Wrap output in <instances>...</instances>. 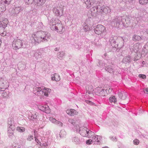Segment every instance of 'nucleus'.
Returning a JSON list of instances; mask_svg holds the SVG:
<instances>
[{"label":"nucleus","instance_id":"f257e3e1","mask_svg":"<svg viewBox=\"0 0 148 148\" xmlns=\"http://www.w3.org/2000/svg\"><path fill=\"white\" fill-rule=\"evenodd\" d=\"M50 36L49 33L42 31L37 32L36 34H33L31 38L32 43L34 45L38 44L41 41L45 42L48 40Z\"/></svg>","mask_w":148,"mask_h":148},{"label":"nucleus","instance_id":"f03ea898","mask_svg":"<svg viewBox=\"0 0 148 148\" xmlns=\"http://www.w3.org/2000/svg\"><path fill=\"white\" fill-rule=\"evenodd\" d=\"M51 28L52 30H55L60 34L63 33L64 29L63 26L61 22L58 19L54 20V19L52 20V21L50 23Z\"/></svg>","mask_w":148,"mask_h":148},{"label":"nucleus","instance_id":"7ed1b4c3","mask_svg":"<svg viewBox=\"0 0 148 148\" xmlns=\"http://www.w3.org/2000/svg\"><path fill=\"white\" fill-rule=\"evenodd\" d=\"M27 43L26 41L19 39L17 37L13 40L12 45L13 49L16 50L21 48H25L27 47Z\"/></svg>","mask_w":148,"mask_h":148},{"label":"nucleus","instance_id":"20e7f679","mask_svg":"<svg viewBox=\"0 0 148 148\" xmlns=\"http://www.w3.org/2000/svg\"><path fill=\"white\" fill-rule=\"evenodd\" d=\"M77 131L83 137L88 138L91 137L94 135V133L90 130L85 127H81L79 129H77Z\"/></svg>","mask_w":148,"mask_h":148},{"label":"nucleus","instance_id":"39448f33","mask_svg":"<svg viewBox=\"0 0 148 148\" xmlns=\"http://www.w3.org/2000/svg\"><path fill=\"white\" fill-rule=\"evenodd\" d=\"M8 135L9 137L12 136L13 135L14 131L15 129V123L12 117L8 119Z\"/></svg>","mask_w":148,"mask_h":148},{"label":"nucleus","instance_id":"423d86ee","mask_svg":"<svg viewBox=\"0 0 148 148\" xmlns=\"http://www.w3.org/2000/svg\"><path fill=\"white\" fill-rule=\"evenodd\" d=\"M98 13H99V14L101 16L108 14L111 11V9L109 7L105 6L100 7Z\"/></svg>","mask_w":148,"mask_h":148},{"label":"nucleus","instance_id":"0eeeda50","mask_svg":"<svg viewBox=\"0 0 148 148\" xmlns=\"http://www.w3.org/2000/svg\"><path fill=\"white\" fill-rule=\"evenodd\" d=\"M105 30L104 26L101 25H98L95 28L94 32L96 34L99 35L104 32Z\"/></svg>","mask_w":148,"mask_h":148},{"label":"nucleus","instance_id":"6e6552de","mask_svg":"<svg viewBox=\"0 0 148 148\" xmlns=\"http://www.w3.org/2000/svg\"><path fill=\"white\" fill-rule=\"evenodd\" d=\"M95 92L96 95L100 96H105L107 93V90L99 87L95 89Z\"/></svg>","mask_w":148,"mask_h":148},{"label":"nucleus","instance_id":"1a4fd4ad","mask_svg":"<svg viewBox=\"0 0 148 148\" xmlns=\"http://www.w3.org/2000/svg\"><path fill=\"white\" fill-rule=\"evenodd\" d=\"M121 22H122L121 17H116L112 20L111 23L112 25L115 27H119L121 25Z\"/></svg>","mask_w":148,"mask_h":148},{"label":"nucleus","instance_id":"9d476101","mask_svg":"<svg viewBox=\"0 0 148 148\" xmlns=\"http://www.w3.org/2000/svg\"><path fill=\"white\" fill-rule=\"evenodd\" d=\"M34 93L38 96L43 95V87H36L34 88Z\"/></svg>","mask_w":148,"mask_h":148},{"label":"nucleus","instance_id":"9b49d317","mask_svg":"<svg viewBox=\"0 0 148 148\" xmlns=\"http://www.w3.org/2000/svg\"><path fill=\"white\" fill-rule=\"evenodd\" d=\"M105 70L110 73H112L114 75H117L119 73L114 69V66L113 64L106 67Z\"/></svg>","mask_w":148,"mask_h":148},{"label":"nucleus","instance_id":"f8f14e48","mask_svg":"<svg viewBox=\"0 0 148 148\" xmlns=\"http://www.w3.org/2000/svg\"><path fill=\"white\" fill-rule=\"evenodd\" d=\"M99 8L98 6L93 7L90 9L88 13L91 15L92 16L95 17L97 14H99L98 13Z\"/></svg>","mask_w":148,"mask_h":148},{"label":"nucleus","instance_id":"ddd939ff","mask_svg":"<svg viewBox=\"0 0 148 148\" xmlns=\"http://www.w3.org/2000/svg\"><path fill=\"white\" fill-rule=\"evenodd\" d=\"M122 23L125 27H127L129 25L130 23V18L127 16H122Z\"/></svg>","mask_w":148,"mask_h":148},{"label":"nucleus","instance_id":"4468645a","mask_svg":"<svg viewBox=\"0 0 148 148\" xmlns=\"http://www.w3.org/2000/svg\"><path fill=\"white\" fill-rule=\"evenodd\" d=\"M63 9L60 7L57 8L54 7L53 8V12L55 14L56 16H60L62 15V10Z\"/></svg>","mask_w":148,"mask_h":148},{"label":"nucleus","instance_id":"2eb2a0df","mask_svg":"<svg viewBox=\"0 0 148 148\" xmlns=\"http://www.w3.org/2000/svg\"><path fill=\"white\" fill-rule=\"evenodd\" d=\"M8 85L6 81L2 78L0 79V92L4 91L1 89H5L8 87Z\"/></svg>","mask_w":148,"mask_h":148},{"label":"nucleus","instance_id":"dca6fc26","mask_svg":"<svg viewBox=\"0 0 148 148\" xmlns=\"http://www.w3.org/2000/svg\"><path fill=\"white\" fill-rule=\"evenodd\" d=\"M49 120L52 122L59 126L62 127V123L60 121L57 120L55 118H53L52 117L49 118Z\"/></svg>","mask_w":148,"mask_h":148},{"label":"nucleus","instance_id":"f3484780","mask_svg":"<svg viewBox=\"0 0 148 148\" xmlns=\"http://www.w3.org/2000/svg\"><path fill=\"white\" fill-rule=\"evenodd\" d=\"M119 98L123 100L126 99L127 97V94L124 92H119L118 93Z\"/></svg>","mask_w":148,"mask_h":148},{"label":"nucleus","instance_id":"a211bd4d","mask_svg":"<svg viewBox=\"0 0 148 148\" xmlns=\"http://www.w3.org/2000/svg\"><path fill=\"white\" fill-rule=\"evenodd\" d=\"M31 115H30L29 114L28 116V118L29 119L31 120L34 121V119H37L38 116V113L37 112H33L32 113L31 112Z\"/></svg>","mask_w":148,"mask_h":148},{"label":"nucleus","instance_id":"6ab92c4d","mask_svg":"<svg viewBox=\"0 0 148 148\" xmlns=\"http://www.w3.org/2000/svg\"><path fill=\"white\" fill-rule=\"evenodd\" d=\"M66 112L67 114L71 116L77 115L78 113V112L74 109L68 110Z\"/></svg>","mask_w":148,"mask_h":148},{"label":"nucleus","instance_id":"aec40b11","mask_svg":"<svg viewBox=\"0 0 148 148\" xmlns=\"http://www.w3.org/2000/svg\"><path fill=\"white\" fill-rule=\"evenodd\" d=\"M66 135V132L64 130H61L60 133L57 135L58 138H62L65 137Z\"/></svg>","mask_w":148,"mask_h":148},{"label":"nucleus","instance_id":"412c9836","mask_svg":"<svg viewBox=\"0 0 148 148\" xmlns=\"http://www.w3.org/2000/svg\"><path fill=\"white\" fill-rule=\"evenodd\" d=\"M6 27V25L5 24L3 26L2 25L0 24V34L2 36H5L6 33L4 32L5 28Z\"/></svg>","mask_w":148,"mask_h":148},{"label":"nucleus","instance_id":"4be33fe9","mask_svg":"<svg viewBox=\"0 0 148 148\" xmlns=\"http://www.w3.org/2000/svg\"><path fill=\"white\" fill-rule=\"evenodd\" d=\"M51 79L52 80L58 81L60 79V76L58 74L55 73L51 75Z\"/></svg>","mask_w":148,"mask_h":148},{"label":"nucleus","instance_id":"5701e85b","mask_svg":"<svg viewBox=\"0 0 148 148\" xmlns=\"http://www.w3.org/2000/svg\"><path fill=\"white\" fill-rule=\"evenodd\" d=\"M119 40L120 41L116 45H117L116 48L119 49L121 48L123 46L124 43L123 39L122 38H121Z\"/></svg>","mask_w":148,"mask_h":148},{"label":"nucleus","instance_id":"b1692460","mask_svg":"<svg viewBox=\"0 0 148 148\" xmlns=\"http://www.w3.org/2000/svg\"><path fill=\"white\" fill-rule=\"evenodd\" d=\"M109 41L111 43V46H112V47L116 48L117 45H116V41L115 39H114L113 37H110L109 40Z\"/></svg>","mask_w":148,"mask_h":148},{"label":"nucleus","instance_id":"393cba45","mask_svg":"<svg viewBox=\"0 0 148 148\" xmlns=\"http://www.w3.org/2000/svg\"><path fill=\"white\" fill-rule=\"evenodd\" d=\"M42 50L35 52L34 54V57L37 59H39L41 58Z\"/></svg>","mask_w":148,"mask_h":148},{"label":"nucleus","instance_id":"a878e982","mask_svg":"<svg viewBox=\"0 0 148 148\" xmlns=\"http://www.w3.org/2000/svg\"><path fill=\"white\" fill-rule=\"evenodd\" d=\"M92 86L91 85H88L86 86V89L87 91L86 93L88 94L91 93L92 91L93 90Z\"/></svg>","mask_w":148,"mask_h":148},{"label":"nucleus","instance_id":"bb28decb","mask_svg":"<svg viewBox=\"0 0 148 148\" xmlns=\"http://www.w3.org/2000/svg\"><path fill=\"white\" fill-rule=\"evenodd\" d=\"M65 56L64 52L61 51L57 53V57L60 59H61Z\"/></svg>","mask_w":148,"mask_h":148},{"label":"nucleus","instance_id":"cd10ccee","mask_svg":"<svg viewBox=\"0 0 148 148\" xmlns=\"http://www.w3.org/2000/svg\"><path fill=\"white\" fill-rule=\"evenodd\" d=\"M141 38L136 35H134L132 37V40L135 41H139L141 40Z\"/></svg>","mask_w":148,"mask_h":148},{"label":"nucleus","instance_id":"c85d7f7f","mask_svg":"<svg viewBox=\"0 0 148 148\" xmlns=\"http://www.w3.org/2000/svg\"><path fill=\"white\" fill-rule=\"evenodd\" d=\"M139 45L138 43H136L134 44L133 46V49L134 51L135 52H136L139 51Z\"/></svg>","mask_w":148,"mask_h":148},{"label":"nucleus","instance_id":"c756f323","mask_svg":"<svg viewBox=\"0 0 148 148\" xmlns=\"http://www.w3.org/2000/svg\"><path fill=\"white\" fill-rule=\"evenodd\" d=\"M109 100L110 102H113L114 103H115L116 102V98L115 96H112L109 98Z\"/></svg>","mask_w":148,"mask_h":148},{"label":"nucleus","instance_id":"7c9ffc66","mask_svg":"<svg viewBox=\"0 0 148 148\" xmlns=\"http://www.w3.org/2000/svg\"><path fill=\"white\" fill-rule=\"evenodd\" d=\"M73 141L76 144H79L81 143L80 139L77 136H75L73 138Z\"/></svg>","mask_w":148,"mask_h":148},{"label":"nucleus","instance_id":"2f4dec72","mask_svg":"<svg viewBox=\"0 0 148 148\" xmlns=\"http://www.w3.org/2000/svg\"><path fill=\"white\" fill-rule=\"evenodd\" d=\"M43 95L46 96H48V94L51 91V89L48 88H43Z\"/></svg>","mask_w":148,"mask_h":148},{"label":"nucleus","instance_id":"473e14b6","mask_svg":"<svg viewBox=\"0 0 148 148\" xmlns=\"http://www.w3.org/2000/svg\"><path fill=\"white\" fill-rule=\"evenodd\" d=\"M23 10V8L21 7H16L14 9L15 12L16 14H17L19 12L22 11Z\"/></svg>","mask_w":148,"mask_h":148},{"label":"nucleus","instance_id":"72a5a7b5","mask_svg":"<svg viewBox=\"0 0 148 148\" xmlns=\"http://www.w3.org/2000/svg\"><path fill=\"white\" fill-rule=\"evenodd\" d=\"M69 122L73 125H75V124H77L78 123V121L75 119H70L68 120Z\"/></svg>","mask_w":148,"mask_h":148},{"label":"nucleus","instance_id":"f704fd0d","mask_svg":"<svg viewBox=\"0 0 148 148\" xmlns=\"http://www.w3.org/2000/svg\"><path fill=\"white\" fill-rule=\"evenodd\" d=\"M91 138H93L95 141H97L98 142H99V140H101L102 138L101 136L98 135H96L94 137H91Z\"/></svg>","mask_w":148,"mask_h":148},{"label":"nucleus","instance_id":"c9c22d12","mask_svg":"<svg viewBox=\"0 0 148 148\" xmlns=\"http://www.w3.org/2000/svg\"><path fill=\"white\" fill-rule=\"evenodd\" d=\"M130 62V58L129 56H128L124 58L123 60V62L125 63H126Z\"/></svg>","mask_w":148,"mask_h":148},{"label":"nucleus","instance_id":"e433bc0d","mask_svg":"<svg viewBox=\"0 0 148 148\" xmlns=\"http://www.w3.org/2000/svg\"><path fill=\"white\" fill-rule=\"evenodd\" d=\"M85 3L87 7H90L93 3L90 1V0H84Z\"/></svg>","mask_w":148,"mask_h":148},{"label":"nucleus","instance_id":"4c0bfd02","mask_svg":"<svg viewBox=\"0 0 148 148\" xmlns=\"http://www.w3.org/2000/svg\"><path fill=\"white\" fill-rule=\"evenodd\" d=\"M105 63L102 61V60H99V64L97 65L101 68H104V66L106 67V66H105Z\"/></svg>","mask_w":148,"mask_h":148},{"label":"nucleus","instance_id":"58836bf2","mask_svg":"<svg viewBox=\"0 0 148 148\" xmlns=\"http://www.w3.org/2000/svg\"><path fill=\"white\" fill-rule=\"evenodd\" d=\"M10 93L9 92L3 91L1 95L4 97L8 98L9 97Z\"/></svg>","mask_w":148,"mask_h":148},{"label":"nucleus","instance_id":"ea45409f","mask_svg":"<svg viewBox=\"0 0 148 148\" xmlns=\"http://www.w3.org/2000/svg\"><path fill=\"white\" fill-rule=\"evenodd\" d=\"M6 10L5 6L2 3L0 2V11H3Z\"/></svg>","mask_w":148,"mask_h":148},{"label":"nucleus","instance_id":"a19ab883","mask_svg":"<svg viewBox=\"0 0 148 148\" xmlns=\"http://www.w3.org/2000/svg\"><path fill=\"white\" fill-rule=\"evenodd\" d=\"M16 130L19 132H22L25 131V129L23 127H18L16 128Z\"/></svg>","mask_w":148,"mask_h":148},{"label":"nucleus","instance_id":"79ce46f5","mask_svg":"<svg viewBox=\"0 0 148 148\" xmlns=\"http://www.w3.org/2000/svg\"><path fill=\"white\" fill-rule=\"evenodd\" d=\"M140 3L142 5H145L148 3V0H139Z\"/></svg>","mask_w":148,"mask_h":148},{"label":"nucleus","instance_id":"37998d69","mask_svg":"<svg viewBox=\"0 0 148 148\" xmlns=\"http://www.w3.org/2000/svg\"><path fill=\"white\" fill-rule=\"evenodd\" d=\"M110 140L116 142L117 140V138L115 136H111L109 137Z\"/></svg>","mask_w":148,"mask_h":148},{"label":"nucleus","instance_id":"c03bdc74","mask_svg":"<svg viewBox=\"0 0 148 148\" xmlns=\"http://www.w3.org/2000/svg\"><path fill=\"white\" fill-rule=\"evenodd\" d=\"M45 111H44L46 113H49L50 112V110L48 106H45Z\"/></svg>","mask_w":148,"mask_h":148},{"label":"nucleus","instance_id":"a18cd8bd","mask_svg":"<svg viewBox=\"0 0 148 148\" xmlns=\"http://www.w3.org/2000/svg\"><path fill=\"white\" fill-rule=\"evenodd\" d=\"M89 28L88 27L87 25H86V24L85 25L84 24V26L83 28V29L85 31H87L88 30Z\"/></svg>","mask_w":148,"mask_h":148},{"label":"nucleus","instance_id":"49530a36","mask_svg":"<svg viewBox=\"0 0 148 148\" xmlns=\"http://www.w3.org/2000/svg\"><path fill=\"white\" fill-rule=\"evenodd\" d=\"M25 3L27 5H29L32 4V0H25Z\"/></svg>","mask_w":148,"mask_h":148},{"label":"nucleus","instance_id":"de8ad7c7","mask_svg":"<svg viewBox=\"0 0 148 148\" xmlns=\"http://www.w3.org/2000/svg\"><path fill=\"white\" fill-rule=\"evenodd\" d=\"M139 140L137 139H135L133 141L134 144L136 145H138L139 144Z\"/></svg>","mask_w":148,"mask_h":148},{"label":"nucleus","instance_id":"09e8293b","mask_svg":"<svg viewBox=\"0 0 148 148\" xmlns=\"http://www.w3.org/2000/svg\"><path fill=\"white\" fill-rule=\"evenodd\" d=\"M95 45L96 46H98L100 45L99 42V40H97L95 39Z\"/></svg>","mask_w":148,"mask_h":148},{"label":"nucleus","instance_id":"8fccbe9b","mask_svg":"<svg viewBox=\"0 0 148 148\" xmlns=\"http://www.w3.org/2000/svg\"><path fill=\"white\" fill-rule=\"evenodd\" d=\"M33 139V136L30 135L27 138V140L29 141H31Z\"/></svg>","mask_w":148,"mask_h":148},{"label":"nucleus","instance_id":"3c124183","mask_svg":"<svg viewBox=\"0 0 148 148\" xmlns=\"http://www.w3.org/2000/svg\"><path fill=\"white\" fill-rule=\"evenodd\" d=\"M39 109L43 111V112H44L45 111V106H39Z\"/></svg>","mask_w":148,"mask_h":148},{"label":"nucleus","instance_id":"603ef678","mask_svg":"<svg viewBox=\"0 0 148 148\" xmlns=\"http://www.w3.org/2000/svg\"><path fill=\"white\" fill-rule=\"evenodd\" d=\"M138 76L140 78H143L144 79H146V75H144L140 74Z\"/></svg>","mask_w":148,"mask_h":148},{"label":"nucleus","instance_id":"864d4df0","mask_svg":"<svg viewBox=\"0 0 148 148\" xmlns=\"http://www.w3.org/2000/svg\"><path fill=\"white\" fill-rule=\"evenodd\" d=\"M92 140L90 139L86 141V143L88 145H90L92 143Z\"/></svg>","mask_w":148,"mask_h":148},{"label":"nucleus","instance_id":"5fc2aeb1","mask_svg":"<svg viewBox=\"0 0 148 148\" xmlns=\"http://www.w3.org/2000/svg\"><path fill=\"white\" fill-rule=\"evenodd\" d=\"M11 1H10V0H5L4 3L5 4H7L8 5L10 3Z\"/></svg>","mask_w":148,"mask_h":148},{"label":"nucleus","instance_id":"6e6d98bb","mask_svg":"<svg viewBox=\"0 0 148 148\" xmlns=\"http://www.w3.org/2000/svg\"><path fill=\"white\" fill-rule=\"evenodd\" d=\"M148 44V42L147 43V45H146L144 47V48L143 49V50H145V49H146L147 50H148V46L147 45Z\"/></svg>","mask_w":148,"mask_h":148},{"label":"nucleus","instance_id":"4d7b16f0","mask_svg":"<svg viewBox=\"0 0 148 148\" xmlns=\"http://www.w3.org/2000/svg\"><path fill=\"white\" fill-rule=\"evenodd\" d=\"M5 21V22H6L5 23H4V22L3 21L2 23H1V24H0L2 25L3 26H4V25H5V24H6V25H7V24L8 23V21H7V19Z\"/></svg>","mask_w":148,"mask_h":148},{"label":"nucleus","instance_id":"13d9d810","mask_svg":"<svg viewBox=\"0 0 148 148\" xmlns=\"http://www.w3.org/2000/svg\"><path fill=\"white\" fill-rule=\"evenodd\" d=\"M143 91L145 93L148 94V88H146Z\"/></svg>","mask_w":148,"mask_h":148},{"label":"nucleus","instance_id":"bf43d9fd","mask_svg":"<svg viewBox=\"0 0 148 148\" xmlns=\"http://www.w3.org/2000/svg\"><path fill=\"white\" fill-rule=\"evenodd\" d=\"M112 88L110 89V88H109V90L106 89V90H107V94H108V93H110L112 92Z\"/></svg>","mask_w":148,"mask_h":148},{"label":"nucleus","instance_id":"052dcab7","mask_svg":"<svg viewBox=\"0 0 148 148\" xmlns=\"http://www.w3.org/2000/svg\"><path fill=\"white\" fill-rule=\"evenodd\" d=\"M41 1L40 2H41V5L42 6L43 3L45 2L46 0H41Z\"/></svg>","mask_w":148,"mask_h":148},{"label":"nucleus","instance_id":"680f3d73","mask_svg":"<svg viewBox=\"0 0 148 148\" xmlns=\"http://www.w3.org/2000/svg\"><path fill=\"white\" fill-rule=\"evenodd\" d=\"M42 145L43 146L46 147L47 146H48V145L46 143H43L42 144Z\"/></svg>","mask_w":148,"mask_h":148},{"label":"nucleus","instance_id":"e2e57ef3","mask_svg":"<svg viewBox=\"0 0 148 148\" xmlns=\"http://www.w3.org/2000/svg\"><path fill=\"white\" fill-rule=\"evenodd\" d=\"M35 140L36 142L37 143H38V142L39 141V140L36 137H35Z\"/></svg>","mask_w":148,"mask_h":148},{"label":"nucleus","instance_id":"0e129e2a","mask_svg":"<svg viewBox=\"0 0 148 148\" xmlns=\"http://www.w3.org/2000/svg\"><path fill=\"white\" fill-rule=\"evenodd\" d=\"M86 102L87 103H90V104L91 103V101H89L88 100H86Z\"/></svg>","mask_w":148,"mask_h":148},{"label":"nucleus","instance_id":"69168bd1","mask_svg":"<svg viewBox=\"0 0 148 148\" xmlns=\"http://www.w3.org/2000/svg\"><path fill=\"white\" fill-rule=\"evenodd\" d=\"M22 121L24 123H25L26 122V120L24 119H23Z\"/></svg>","mask_w":148,"mask_h":148},{"label":"nucleus","instance_id":"338daca9","mask_svg":"<svg viewBox=\"0 0 148 148\" xmlns=\"http://www.w3.org/2000/svg\"><path fill=\"white\" fill-rule=\"evenodd\" d=\"M55 50L56 51H59V49L57 48H56L55 49Z\"/></svg>","mask_w":148,"mask_h":148},{"label":"nucleus","instance_id":"774afa93","mask_svg":"<svg viewBox=\"0 0 148 148\" xmlns=\"http://www.w3.org/2000/svg\"><path fill=\"white\" fill-rule=\"evenodd\" d=\"M13 148H20V147H13Z\"/></svg>","mask_w":148,"mask_h":148}]
</instances>
